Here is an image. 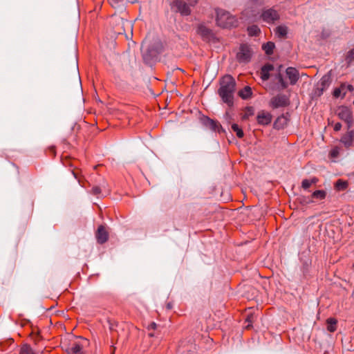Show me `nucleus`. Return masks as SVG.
I'll return each instance as SVG.
<instances>
[{
    "mask_svg": "<svg viewBox=\"0 0 354 354\" xmlns=\"http://www.w3.org/2000/svg\"><path fill=\"white\" fill-rule=\"evenodd\" d=\"M236 82L234 79L229 75L222 77L220 82V88L218 91L222 100L229 106L234 104V93L235 91Z\"/></svg>",
    "mask_w": 354,
    "mask_h": 354,
    "instance_id": "obj_1",
    "label": "nucleus"
},
{
    "mask_svg": "<svg viewBox=\"0 0 354 354\" xmlns=\"http://www.w3.org/2000/svg\"><path fill=\"white\" fill-rule=\"evenodd\" d=\"M216 23L218 26L227 28L234 26L236 23V19L229 12L218 10L216 11Z\"/></svg>",
    "mask_w": 354,
    "mask_h": 354,
    "instance_id": "obj_2",
    "label": "nucleus"
},
{
    "mask_svg": "<svg viewBox=\"0 0 354 354\" xmlns=\"http://www.w3.org/2000/svg\"><path fill=\"white\" fill-rule=\"evenodd\" d=\"M261 17L265 22L268 24H272L279 18L277 12L273 9L264 10Z\"/></svg>",
    "mask_w": 354,
    "mask_h": 354,
    "instance_id": "obj_3",
    "label": "nucleus"
},
{
    "mask_svg": "<svg viewBox=\"0 0 354 354\" xmlns=\"http://www.w3.org/2000/svg\"><path fill=\"white\" fill-rule=\"evenodd\" d=\"M251 50L246 44L240 46L239 52L237 53V59L241 62H247L251 57Z\"/></svg>",
    "mask_w": 354,
    "mask_h": 354,
    "instance_id": "obj_4",
    "label": "nucleus"
},
{
    "mask_svg": "<svg viewBox=\"0 0 354 354\" xmlns=\"http://www.w3.org/2000/svg\"><path fill=\"white\" fill-rule=\"evenodd\" d=\"M257 122L261 125H268L272 121V115L270 113L261 111L257 117Z\"/></svg>",
    "mask_w": 354,
    "mask_h": 354,
    "instance_id": "obj_5",
    "label": "nucleus"
},
{
    "mask_svg": "<svg viewBox=\"0 0 354 354\" xmlns=\"http://www.w3.org/2000/svg\"><path fill=\"white\" fill-rule=\"evenodd\" d=\"M109 234L104 226H100L96 232V239L99 243H104L108 240Z\"/></svg>",
    "mask_w": 354,
    "mask_h": 354,
    "instance_id": "obj_6",
    "label": "nucleus"
},
{
    "mask_svg": "<svg viewBox=\"0 0 354 354\" xmlns=\"http://www.w3.org/2000/svg\"><path fill=\"white\" fill-rule=\"evenodd\" d=\"M286 75L291 84H295L299 80V72L293 67H288L286 69Z\"/></svg>",
    "mask_w": 354,
    "mask_h": 354,
    "instance_id": "obj_7",
    "label": "nucleus"
},
{
    "mask_svg": "<svg viewBox=\"0 0 354 354\" xmlns=\"http://www.w3.org/2000/svg\"><path fill=\"white\" fill-rule=\"evenodd\" d=\"M174 6L176 7L178 11L182 15H188L190 13V9L185 3L180 0H176L174 1Z\"/></svg>",
    "mask_w": 354,
    "mask_h": 354,
    "instance_id": "obj_8",
    "label": "nucleus"
},
{
    "mask_svg": "<svg viewBox=\"0 0 354 354\" xmlns=\"http://www.w3.org/2000/svg\"><path fill=\"white\" fill-rule=\"evenodd\" d=\"M288 104V99L285 96H277L271 100V105L274 108L284 106Z\"/></svg>",
    "mask_w": 354,
    "mask_h": 354,
    "instance_id": "obj_9",
    "label": "nucleus"
},
{
    "mask_svg": "<svg viewBox=\"0 0 354 354\" xmlns=\"http://www.w3.org/2000/svg\"><path fill=\"white\" fill-rule=\"evenodd\" d=\"M274 69V67L271 64H266L261 68V78L263 80H268L270 77V73Z\"/></svg>",
    "mask_w": 354,
    "mask_h": 354,
    "instance_id": "obj_10",
    "label": "nucleus"
},
{
    "mask_svg": "<svg viewBox=\"0 0 354 354\" xmlns=\"http://www.w3.org/2000/svg\"><path fill=\"white\" fill-rule=\"evenodd\" d=\"M339 116L341 119L344 120L348 123H352L353 122L352 115L346 109H343L340 112H339Z\"/></svg>",
    "mask_w": 354,
    "mask_h": 354,
    "instance_id": "obj_11",
    "label": "nucleus"
},
{
    "mask_svg": "<svg viewBox=\"0 0 354 354\" xmlns=\"http://www.w3.org/2000/svg\"><path fill=\"white\" fill-rule=\"evenodd\" d=\"M327 330L333 333L337 330V320L335 318L330 317L326 319Z\"/></svg>",
    "mask_w": 354,
    "mask_h": 354,
    "instance_id": "obj_12",
    "label": "nucleus"
},
{
    "mask_svg": "<svg viewBox=\"0 0 354 354\" xmlns=\"http://www.w3.org/2000/svg\"><path fill=\"white\" fill-rule=\"evenodd\" d=\"M252 92L250 86H245L242 90L239 91V95L242 99H248L252 96Z\"/></svg>",
    "mask_w": 354,
    "mask_h": 354,
    "instance_id": "obj_13",
    "label": "nucleus"
},
{
    "mask_svg": "<svg viewBox=\"0 0 354 354\" xmlns=\"http://www.w3.org/2000/svg\"><path fill=\"white\" fill-rule=\"evenodd\" d=\"M342 142L346 147H349L353 145V134L352 132H349L345 134L341 139Z\"/></svg>",
    "mask_w": 354,
    "mask_h": 354,
    "instance_id": "obj_14",
    "label": "nucleus"
},
{
    "mask_svg": "<svg viewBox=\"0 0 354 354\" xmlns=\"http://www.w3.org/2000/svg\"><path fill=\"white\" fill-rule=\"evenodd\" d=\"M346 93V84H342L339 88H336L333 91V96L335 97H339L341 95L344 96Z\"/></svg>",
    "mask_w": 354,
    "mask_h": 354,
    "instance_id": "obj_15",
    "label": "nucleus"
},
{
    "mask_svg": "<svg viewBox=\"0 0 354 354\" xmlns=\"http://www.w3.org/2000/svg\"><path fill=\"white\" fill-rule=\"evenodd\" d=\"M318 179L317 178H313L311 180L304 179L302 181L301 186L304 189H306L309 188L313 184L317 183Z\"/></svg>",
    "mask_w": 354,
    "mask_h": 354,
    "instance_id": "obj_16",
    "label": "nucleus"
},
{
    "mask_svg": "<svg viewBox=\"0 0 354 354\" xmlns=\"http://www.w3.org/2000/svg\"><path fill=\"white\" fill-rule=\"evenodd\" d=\"M348 185L347 181L339 179L336 182L335 187L337 190L340 191L346 189L348 187Z\"/></svg>",
    "mask_w": 354,
    "mask_h": 354,
    "instance_id": "obj_17",
    "label": "nucleus"
},
{
    "mask_svg": "<svg viewBox=\"0 0 354 354\" xmlns=\"http://www.w3.org/2000/svg\"><path fill=\"white\" fill-rule=\"evenodd\" d=\"M287 28L286 26H279L276 28V35L280 37H284L287 34Z\"/></svg>",
    "mask_w": 354,
    "mask_h": 354,
    "instance_id": "obj_18",
    "label": "nucleus"
},
{
    "mask_svg": "<svg viewBox=\"0 0 354 354\" xmlns=\"http://www.w3.org/2000/svg\"><path fill=\"white\" fill-rule=\"evenodd\" d=\"M274 44L272 42H267L263 45V49L268 55H271L273 53Z\"/></svg>",
    "mask_w": 354,
    "mask_h": 354,
    "instance_id": "obj_19",
    "label": "nucleus"
},
{
    "mask_svg": "<svg viewBox=\"0 0 354 354\" xmlns=\"http://www.w3.org/2000/svg\"><path fill=\"white\" fill-rule=\"evenodd\" d=\"M312 196L313 198H317L319 200H322V199L325 198V197L326 196V193L324 190H317L313 193Z\"/></svg>",
    "mask_w": 354,
    "mask_h": 354,
    "instance_id": "obj_20",
    "label": "nucleus"
},
{
    "mask_svg": "<svg viewBox=\"0 0 354 354\" xmlns=\"http://www.w3.org/2000/svg\"><path fill=\"white\" fill-rule=\"evenodd\" d=\"M232 129L233 131L236 133V134L237 137H239V138H243V135H244L243 131V130H242V129L239 127V125H238V124H233L232 125Z\"/></svg>",
    "mask_w": 354,
    "mask_h": 354,
    "instance_id": "obj_21",
    "label": "nucleus"
},
{
    "mask_svg": "<svg viewBox=\"0 0 354 354\" xmlns=\"http://www.w3.org/2000/svg\"><path fill=\"white\" fill-rule=\"evenodd\" d=\"M198 33L200 34L202 37H206L210 34V31L209 29L206 28L203 26H200L198 28Z\"/></svg>",
    "mask_w": 354,
    "mask_h": 354,
    "instance_id": "obj_22",
    "label": "nucleus"
},
{
    "mask_svg": "<svg viewBox=\"0 0 354 354\" xmlns=\"http://www.w3.org/2000/svg\"><path fill=\"white\" fill-rule=\"evenodd\" d=\"M20 354H34L32 348L28 344H24L20 349Z\"/></svg>",
    "mask_w": 354,
    "mask_h": 354,
    "instance_id": "obj_23",
    "label": "nucleus"
},
{
    "mask_svg": "<svg viewBox=\"0 0 354 354\" xmlns=\"http://www.w3.org/2000/svg\"><path fill=\"white\" fill-rule=\"evenodd\" d=\"M254 115V109L251 106L246 107L244 110L243 119H248L250 116Z\"/></svg>",
    "mask_w": 354,
    "mask_h": 354,
    "instance_id": "obj_24",
    "label": "nucleus"
},
{
    "mask_svg": "<svg viewBox=\"0 0 354 354\" xmlns=\"http://www.w3.org/2000/svg\"><path fill=\"white\" fill-rule=\"evenodd\" d=\"M248 34L250 36H254L257 35L259 32L260 30L257 26H252L248 28Z\"/></svg>",
    "mask_w": 354,
    "mask_h": 354,
    "instance_id": "obj_25",
    "label": "nucleus"
},
{
    "mask_svg": "<svg viewBox=\"0 0 354 354\" xmlns=\"http://www.w3.org/2000/svg\"><path fill=\"white\" fill-rule=\"evenodd\" d=\"M82 347L79 344H75L72 348L71 351L74 354H82Z\"/></svg>",
    "mask_w": 354,
    "mask_h": 354,
    "instance_id": "obj_26",
    "label": "nucleus"
},
{
    "mask_svg": "<svg viewBox=\"0 0 354 354\" xmlns=\"http://www.w3.org/2000/svg\"><path fill=\"white\" fill-rule=\"evenodd\" d=\"M339 148L338 147H334L330 151V157L331 158H337L339 155Z\"/></svg>",
    "mask_w": 354,
    "mask_h": 354,
    "instance_id": "obj_27",
    "label": "nucleus"
},
{
    "mask_svg": "<svg viewBox=\"0 0 354 354\" xmlns=\"http://www.w3.org/2000/svg\"><path fill=\"white\" fill-rule=\"evenodd\" d=\"M279 82L281 84L282 88H286L288 86L287 83L283 80L281 75L279 76Z\"/></svg>",
    "mask_w": 354,
    "mask_h": 354,
    "instance_id": "obj_28",
    "label": "nucleus"
},
{
    "mask_svg": "<svg viewBox=\"0 0 354 354\" xmlns=\"http://www.w3.org/2000/svg\"><path fill=\"white\" fill-rule=\"evenodd\" d=\"M342 128V124L339 122H337L334 124L333 129L335 131H339Z\"/></svg>",
    "mask_w": 354,
    "mask_h": 354,
    "instance_id": "obj_29",
    "label": "nucleus"
},
{
    "mask_svg": "<svg viewBox=\"0 0 354 354\" xmlns=\"http://www.w3.org/2000/svg\"><path fill=\"white\" fill-rule=\"evenodd\" d=\"M92 192L94 194H98L101 192L100 191V189L97 187H93V189H92Z\"/></svg>",
    "mask_w": 354,
    "mask_h": 354,
    "instance_id": "obj_30",
    "label": "nucleus"
},
{
    "mask_svg": "<svg viewBox=\"0 0 354 354\" xmlns=\"http://www.w3.org/2000/svg\"><path fill=\"white\" fill-rule=\"evenodd\" d=\"M353 91V86L351 85V84H348V85H346V91Z\"/></svg>",
    "mask_w": 354,
    "mask_h": 354,
    "instance_id": "obj_31",
    "label": "nucleus"
},
{
    "mask_svg": "<svg viewBox=\"0 0 354 354\" xmlns=\"http://www.w3.org/2000/svg\"><path fill=\"white\" fill-rule=\"evenodd\" d=\"M49 151L50 152V153L55 156V147H51L49 148Z\"/></svg>",
    "mask_w": 354,
    "mask_h": 354,
    "instance_id": "obj_32",
    "label": "nucleus"
},
{
    "mask_svg": "<svg viewBox=\"0 0 354 354\" xmlns=\"http://www.w3.org/2000/svg\"><path fill=\"white\" fill-rule=\"evenodd\" d=\"M190 6H194L197 3V0H187Z\"/></svg>",
    "mask_w": 354,
    "mask_h": 354,
    "instance_id": "obj_33",
    "label": "nucleus"
},
{
    "mask_svg": "<svg viewBox=\"0 0 354 354\" xmlns=\"http://www.w3.org/2000/svg\"><path fill=\"white\" fill-rule=\"evenodd\" d=\"M152 327H153V328H155V327H156V324H155V323H153V324H152Z\"/></svg>",
    "mask_w": 354,
    "mask_h": 354,
    "instance_id": "obj_34",
    "label": "nucleus"
},
{
    "mask_svg": "<svg viewBox=\"0 0 354 354\" xmlns=\"http://www.w3.org/2000/svg\"><path fill=\"white\" fill-rule=\"evenodd\" d=\"M115 350V347H113V352H112V353H111V354H114Z\"/></svg>",
    "mask_w": 354,
    "mask_h": 354,
    "instance_id": "obj_35",
    "label": "nucleus"
}]
</instances>
